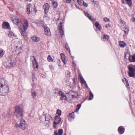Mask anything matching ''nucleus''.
Here are the masks:
<instances>
[{
  "label": "nucleus",
  "mask_w": 135,
  "mask_h": 135,
  "mask_svg": "<svg viewBox=\"0 0 135 135\" xmlns=\"http://www.w3.org/2000/svg\"><path fill=\"white\" fill-rule=\"evenodd\" d=\"M28 27V22L27 20L24 21L23 25V27L21 26L19 27L20 31L23 37L25 40H27V39L26 36L27 33L26 31L27 30Z\"/></svg>",
  "instance_id": "nucleus-1"
},
{
  "label": "nucleus",
  "mask_w": 135,
  "mask_h": 135,
  "mask_svg": "<svg viewBox=\"0 0 135 135\" xmlns=\"http://www.w3.org/2000/svg\"><path fill=\"white\" fill-rule=\"evenodd\" d=\"M23 109L20 106H18L16 107L15 114L18 118L21 119L23 115Z\"/></svg>",
  "instance_id": "nucleus-2"
},
{
  "label": "nucleus",
  "mask_w": 135,
  "mask_h": 135,
  "mask_svg": "<svg viewBox=\"0 0 135 135\" xmlns=\"http://www.w3.org/2000/svg\"><path fill=\"white\" fill-rule=\"evenodd\" d=\"M3 64L4 66L6 68L13 67L15 64L14 60L9 58L3 62Z\"/></svg>",
  "instance_id": "nucleus-3"
},
{
  "label": "nucleus",
  "mask_w": 135,
  "mask_h": 135,
  "mask_svg": "<svg viewBox=\"0 0 135 135\" xmlns=\"http://www.w3.org/2000/svg\"><path fill=\"white\" fill-rule=\"evenodd\" d=\"M129 71L128 72L129 76L130 77H134L135 75V66L132 65L128 66Z\"/></svg>",
  "instance_id": "nucleus-4"
},
{
  "label": "nucleus",
  "mask_w": 135,
  "mask_h": 135,
  "mask_svg": "<svg viewBox=\"0 0 135 135\" xmlns=\"http://www.w3.org/2000/svg\"><path fill=\"white\" fill-rule=\"evenodd\" d=\"M15 126L17 127H20L23 130L25 129L26 126V124L25 121L22 119L21 120V123L20 124H16Z\"/></svg>",
  "instance_id": "nucleus-5"
},
{
  "label": "nucleus",
  "mask_w": 135,
  "mask_h": 135,
  "mask_svg": "<svg viewBox=\"0 0 135 135\" xmlns=\"http://www.w3.org/2000/svg\"><path fill=\"white\" fill-rule=\"evenodd\" d=\"M61 121L60 117L57 115L55 117V120L54 122L53 127L55 128L57 127V125Z\"/></svg>",
  "instance_id": "nucleus-6"
},
{
  "label": "nucleus",
  "mask_w": 135,
  "mask_h": 135,
  "mask_svg": "<svg viewBox=\"0 0 135 135\" xmlns=\"http://www.w3.org/2000/svg\"><path fill=\"white\" fill-rule=\"evenodd\" d=\"M0 87L1 88L8 86L7 81L4 78L0 79Z\"/></svg>",
  "instance_id": "nucleus-7"
},
{
  "label": "nucleus",
  "mask_w": 135,
  "mask_h": 135,
  "mask_svg": "<svg viewBox=\"0 0 135 135\" xmlns=\"http://www.w3.org/2000/svg\"><path fill=\"white\" fill-rule=\"evenodd\" d=\"M31 58L32 60V63L33 68L34 69H37L38 68V64L37 62L36 58L34 56H32Z\"/></svg>",
  "instance_id": "nucleus-8"
},
{
  "label": "nucleus",
  "mask_w": 135,
  "mask_h": 135,
  "mask_svg": "<svg viewBox=\"0 0 135 135\" xmlns=\"http://www.w3.org/2000/svg\"><path fill=\"white\" fill-rule=\"evenodd\" d=\"M62 23L61 22L59 25L58 29L60 33L61 36L62 37L64 35V31L62 29Z\"/></svg>",
  "instance_id": "nucleus-9"
},
{
  "label": "nucleus",
  "mask_w": 135,
  "mask_h": 135,
  "mask_svg": "<svg viewBox=\"0 0 135 135\" xmlns=\"http://www.w3.org/2000/svg\"><path fill=\"white\" fill-rule=\"evenodd\" d=\"M22 45L20 44H18L15 47V52L18 53L20 52L22 50Z\"/></svg>",
  "instance_id": "nucleus-10"
},
{
  "label": "nucleus",
  "mask_w": 135,
  "mask_h": 135,
  "mask_svg": "<svg viewBox=\"0 0 135 135\" xmlns=\"http://www.w3.org/2000/svg\"><path fill=\"white\" fill-rule=\"evenodd\" d=\"M43 7L44 10V12L46 14H47L48 13L49 9V5L48 3H46L44 4Z\"/></svg>",
  "instance_id": "nucleus-11"
},
{
  "label": "nucleus",
  "mask_w": 135,
  "mask_h": 135,
  "mask_svg": "<svg viewBox=\"0 0 135 135\" xmlns=\"http://www.w3.org/2000/svg\"><path fill=\"white\" fill-rule=\"evenodd\" d=\"M58 94L60 96H61L60 99L61 100H67V98L66 95L62 92L60 91H59Z\"/></svg>",
  "instance_id": "nucleus-12"
},
{
  "label": "nucleus",
  "mask_w": 135,
  "mask_h": 135,
  "mask_svg": "<svg viewBox=\"0 0 135 135\" xmlns=\"http://www.w3.org/2000/svg\"><path fill=\"white\" fill-rule=\"evenodd\" d=\"M12 21L14 23L18 26L19 25V23L21 21V19L19 17H16L12 20Z\"/></svg>",
  "instance_id": "nucleus-13"
},
{
  "label": "nucleus",
  "mask_w": 135,
  "mask_h": 135,
  "mask_svg": "<svg viewBox=\"0 0 135 135\" xmlns=\"http://www.w3.org/2000/svg\"><path fill=\"white\" fill-rule=\"evenodd\" d=\"M44 28L45 34L47 36H50L51 35V33L49 28L47 26Z\"/></svg>",
  "instance_id": "nucleus-14"
},
{
  "label": "nucleus",
  "mask_w": 135,
  "mask_h": 135,
  "mask_svg": "<svg viewBox=\"0 0 135 135\" xmlns=\"http://www.w3.org/2000/svg\"><path fill=\"white\" fill-rule=\"evenodd\" d=\"M9 88L8 86H6L3 88L2 90V94L3 95H5L7 94L8 92Z\"/></svg>",
  "instance_id": "nucleus-15"
},
{
  "label": "nucleus",
  "mask_w": 135,
  "mask_h": 135,
  "mask_svg": "<svg viewBox=\"0 0 135 135\" xmlns=\"http://www.w3.org/2000/svg\"><path fill=\"white\" fill-rule=\"evenodd\" d=\"M2 27L3 29H8L9 27V25L7 22H3L2 24Z\"/></svg>",
  "instance_id": "nucleus-16"
},
{
  "label": "nucleus",
  "mask_w": 135,
  "mask_h": 135,
  "mask_svg": "<svg viewBox=\"0 0 135 135\" xmlns=\"http://www.w3.org/2000/svg\"><path fill=\"white\" fill-rule=\"evenodd\" d=\"M45 116L46 120L50 122L52 119V117L49 114H47Z\"/></svg>",
  "instance_id": "nucleus-17"
},
{
  "label": "nucleus",
  "mask_w": 135,
  "mask_h": 135,
  "mask_svg": "<svg viewBox=\"0 0 135 135\" xmlns=\"http://www.w3.org/2000/svg\"><path fill=\"white\" fill-rule=\"evenodd\" d=\"M84 13L86 17H88L92 21H95L94 19L91 16V15L89 13H87L86 12H84Z\"/></svg>",
  "instance_id": "nucleus-18"
},
{
  "label": "nucleus",
  "mask_w": 135,
  "mask_h": 135,
  "mask_svg": "<svg viewBox=\"0 0 135 135\" xmlns=\"http://www.w3.org/2000/svg\"><path fill=\"white\" fill-rule=\"evenodd\" d=\"M124 128L122 126H120L118 129V131L120 134H123L124 132Z\"/></svg>",
  "instance_id": "nucleus-19"
},
{
  "label": "nucleus",
  "mask_w": 135,
  "mask_h": 135,
  "mask_svg": "<svg viewBox=\"0 0 135 135\" xmlns=\"http://www.w3.org/2000/svg\"><path fill=\"white\" fill-rule=\"evenodd\" d=\"M123 30L126 34H128L129 31L128 26L127 25H125L123 28Z\"/></svg>",
  "instance_id": "nucleus-20"
},
{
  "label": "nucleus",
  "mask_w": 135,
  "mask_h": 135,
  "mask_svg": "<svg viewBox=\"0 0 135 135\" xmlns=\"http://www.w3.org/2000/svg\"><path fill=\"white\" fill-rule=\"evenodd\" d=\"M119 45L120 47L124 48L127 45V44L124 41H119Z\"/></svg>",
  "instance_id": "nucleus-21"
},
{
  "label": "nucleus",
  "mask_w": 135,
  "mask_h": 135,
  "mask_svg": "<svg viewBox=\"0 0 135 135\" xmlns=\"http://www.w3.org/2000/svg\"><path fill=\"white\" fill-rule=\"evenodd\" d=\"M78 2L79 5H81L82 3H83V6L85 7H87L88 6V4L85 2H84L83 0H78Z\"/></svg>",
  "instance_id": "nucleus-22"
},
{
  "label": "nucleus",
  "mask_w": 135,
  "mask_h": 135,
  "mask_svg": "<svg viewBox=\"0 0 135 135\" xmlns=\"http://www.w3.org/2000/svg\"><path fill=\"white\" fill-rule=\"evenodd\" d=\"M31 38L32 41H34L38 42L40 40V38L39 37L35 36H32Z\"/></svg>",
  "instance_id": "nucleus-23"
},
{
  "label": "nucleus",
  "mask_w": 135,
  "mask_h": 135,
  "mask_svg": "<svg viewBox=\"0 0 135 135\" xmlns=\"http://www.w3.org/2000/svg\"><path fill=\"white\" fill-rule=\"evenodd\" d=\"M132 59L131 58V56H129L128 60L130 62H135V55H133L132 56Z\"/></svg>",
  "instance_id": "nucleus-24"
},
{
  "label": "nucleus",
  "mask_w": 135,
  "mask_h": 135,
  "mask_svg": "<svg viewBox=\"0 0 135 135\" xmlns=\"http://www.w3.org/2000/svg\"><path fill=\"white\" fill-rule=\"evenodd\" d=\"M109 37V36L107 35H105L102 36L101 39L102 41H105L106 40H108Z\"/></svg>",
  "instance_id": "nucleus-25"
},
{
  "label": "nucleus",
  "mask_w": 135,
  "mask_h": 135,
  "mask_svg": "<svg viewBox=\"0 0 135 135\" xmlns=\"http://www.w3.org/2000/svg\"><path fill=\"white\" fill-rule=\"evenodd\" d=\"M39 22L40 26L43 27L44 28H45L47 26L45 24L44 22L43 21H41Z\"/></svg>",
  "instance_id": "nucleus-26"
},
{
  "label": "nucleus",
  "mask_w": 135,
  "mask_h": 135,
  "mask_svg": "<svg viewBox=\"0 0 135 135\" xmlns=\"http://www.w3.org/2000/svg\"><path fill=\"white\" fill-rule=\"evenodd\" d=\"M80 79L81 80V83L82 84H84L86 88L88 87L87 84L84 79L82 77H80Z\"/></svg>",
  "instance_id": "nucleus-27"
},
{
  "label": "nucleus",
  "mask_w": 135,
  "mask_h": 135,
  "mask_svg": "<svg viewBox=\"0 0 135 135\" xmlns=\"http://www.w3.org/2000/svg\"><path fill=\"white\" fill-rule=\"evenodd\" d=\"M95 25L96 27L100 31L101 30V26L100 25L98 22H96L95 24Z\"/></svg>",
  "instance_id": "nucleus-28"
},
{
  "label": "nucleus",
  "mask_w": 135,
  "mask_h": 135,
  "mask_svg": "<svg viewBox=\"0 0 135 135\" xmlns=\"http://www.w3.org/2000/svg\"><path fill=\"white\" fill-rule=\"evenodd\" d=\"M74 112H72L71 113L69 114L68 116V119H70V118H74L75 117V115H74Z\"/></svg>",
  "instance_id": "nucleus-29"
},
{
  "label": "nucleus",
  "mask_w": 135,
  "mask_h": 135,
  "mask_svg": "<svg viewBox=\"0 0 135 135\" xmlns=\"http://www.w3.org/2000/svg\"><path fill=\"white\" fill-rule=\"evenodd\" d=\"M128 55H129V56H131L130 52L129 50L128 49H126L125 51V57L126 56H127Z\"/></svg>",
  "instance_id": "nucleus-30"
},
{
  "label": "nucleus",
  "mask_w": 135,
  "mask_h": 135,
  "mask_svg": "<svg viewBox=\"0 0 135 135\" xmlns=\"http://www.w3.org/2000/svg\"><path fill=\"white\" fill-rule=\"evenodd\" d=\"M127 2V4L129 7H131L132 6V1L131 0H126Z\"/></svg>",
  "instance_id": "nucleus-31"
},
{
  "label": "nucleus",
  "mask_w": 135,
  "mask_h": 135,
  "mask_svg": "<svg viewBox=\"0 0 135 135\" xmlns=\"http://www.w3.org/2000/svg\"><path fill=\"white\" fill-rule=\"evenodd\" d=\"M40 120L42 121H44L45 120V116L44 114L42 115L40 118Z\"/></svg>",
  "instance_id": "nucleus-32"
},
{
  "label": "nucleus",
  "mask_w": 135,
  "mask_h": 135,
  "mask_svg": "<svg viewBox=\"0 0 135 135\" xmlns=\"http://www.w3.org/2000/svg\"><path fill=\"white\" fill-rule=\"evenodd\" d=\"M47 59H48V61H49V62L52 61V62H54L52 58V57H51V56L50 55H49L48 56Z\"/></svg>",
  "instance_id": "nucleus-33"
},
{
  "label": "nucleus",
  "mask_w": 135,
  "mask_h": 135,
  "mask_svg": "<svg viewBox=\"0 0 135 135\" xmlns=\"http://www.w3.org/2000/svg\"><path fill=\"white\" fill-rule=\"evenodd\" d=\"M36 95L37 94L35 91H34L32 92V95L33 98L35 99V98L36 97Z\"/></svg>",
  "instance_id": "nucleus-34"
},
{
  "label": "nucleus",
  "mask_w": 135,
  "mask_h": 135,
  "mask_svg": "<svg viewBox=\"0 0 135 135\" xmlns=\"http://www.w3.org/2000/svg\"><path fill=\"white\" fill-rule=\"evenodd\" d=\"M53 6L54 8H56L57 7V3L56 2H54L53 3Z\"/></svg>",
  "instance_id": "nucleus-35"
},
{
  "label": "nucleus",
  "mask_w": 135,
  "mask_h": 135,
  "mask_svg": "<svg viewBox=\"0 0 135 135\" xmlns=\"http://www.w3.org/2000/svg\"><path fill=\"white\" fill-rule=\"evenodd\" d=\"M90 95V98H89V100H92L93 98V95L91 91H90L89 92Z\"/></svg>",
  "instance_id": "nucleus-36"
},
{
  "label": "nucleus",
  "mask_w": 135,
  "mask_h": 135,
  "mask_svg": "<svg viewBox=\"0 0 135 135\" xmlns=\"http://www.w3.org/2000/svg\"><path fill=\"white\" fill-rule=\"evenodd\" d=\"M32 80L33 82L35 81L36 80V78L35 77V74H32Z\"/></svg>",
  "instance_id": "nucleus-37"
},
{
  "label": "nucleus",
  "mask_w": 135,
  "mask_h": 135,
  "mask_svg": "<svg viewBox=\"0 0 135 135\" xmlns=\"http://www.w3.org/2000/svg\"><path fill=\"white\" fill-rule=\"evenodd\" d=\"M63 133V130L61 129H60L58 130V133L59 135H61Z\"/></svg>",
  "instance_id": "nucleus-38"
},
{
  "label": "nucleus",
  "mask_w": 135,
  "mask_h": 135,
  "mask_svg": "<svg viewBox=\"0 0 135 135\" xmlns=\"http://www.w3.org/2000/svg\"><path fill=\"white\" fill-rule=\"evenodd\" d=\"M61 110L58 109L57 110L56 114H57L59 117L61 115Z\"/></svg>",
  "instance_id": "nucleus-39"
},
{
  "label": "nucleus",
  "mask_w": 135,
  "mask_h": 135,
  "mask_svg": "<svg viewBox=\"0 0 135 135\" xmlns=\"http://www.w3.org/2000/svg\"><path fill=\"white\" fill-rule=\"evenodd\" d=\"M104 20L105 22H109L110 21V20L108 18L106 17H105L104 19Z\"/></svg>",
  "instance_id": "nucleus-40"
},
{
  "label": "nucleus",
  "mask_w": 135,
  "mask_h": 135,
  "mask_svg": "<svg viewBox=\"0 0 135 135\" xmlns=\"http://www.w3.org/2000/svg\"><path fill=\"white\" fill-rule=\"evenodd\" d=\"M3 51L2 50H0V57L3 56Z\"/></svg>",
  "instance_id": "nucleus-41"
},
{
  "label": "nucleus",
  "mask_w": 135,
  "mask_h": 135,
  "mask_svg": "<svg viewBox=\"0 0 135 135\" xmlns=\"http://www.w3.org/2000/svg\"><path fill=\"white\" fill-rule=\"evenodd\" d=\"M81 106V104H79L77 105V108H78V110H79Z\"/></svg>",
  "instance_id": "nucleus-42"
},
{
  "label": "nucleus",
  "mask_w": 135,
  "mask_h": 135,
  "mask_svg": "<svg viewBox=\"0 0 135 135\" xmlns=\"http://www.w3.org/2000/svg\"><path fill=\"white\" fill-rule=\"evenodd\" d=\"M110 24H107L105 25V27L107 28L108 27H110Z\"/></svg>",
  "instance_id": "nucleus-43"
},
{
  "label": "nucleus",
  "mask_w": 135,
  "mask_h": 135,
  "mask_svg": "<svg viewBox=\"0 0 135 135\" xmlns=\"http://www.w3.org/2000/svg\"><path fill=\"white\" fill-rule=\"evenodd\" d=\"M30 8L29 7H27V13H30Z\"/></svg>",
  "instance_id": "nucleus-44"
},
{
  "label": "nucleus",
  "mask_w": 135,
  "mask_h": 135,
  "mask_svg": "<svg viewBox=\"0 0 135 135\" xmlns=\"http://www.w3.org/2000/svg\"><path fill=\"white\" fill-rule=\"evenodd\" d=\"M49 66V68H50V70H53L54 68L52 65H50Z\"/></svg>",
  "instance_id": "nucleus-45"
},
{
  "label": "nucleus",
  "mask_w": 135,
  "mask_h": 135,
  "mask_svg": "<svg viewBox=\"0 0 135 135\" xmlns=\"http://www.w3.org/2000/svg\"><path fill=\"white\" fill-rule=\"evenodd\" d=\"M65 47L67 50L69 49V48L68 47V45L67 44H65Z\"/></svg>",
  "instance_id": "nucleus-46"
},
{
  "label": "nucleus",
  "mask_w": 135,
  "mask_h": 135,
  "mask_svg": "<svg viewBox=\"0 0 135 135\" xmlns=\"http://www.w3.org/2000/svg\"><path fill=\"white\" fill-rule=\"evenodd\" d=\"M120 22L121 23H122L123 24H124L126 23V22L123 20L122 19L120 20Z\"/></svg>",
  "instance_id": "nucleus-47"
},
{
  "label": "nucleus",
  "mask_w": 135,
  "mask_h": 135,
  "mask_svg": "<svg viewBox=\"0 0 135 135\" xmlns=\"http://www.w3.org/2000/svg\"><path fill=\"white\" fill-rule=\"evenodd\" d=\"M61 58L65 57V55L61 53Z\"/></svg>",
  "instance_id": "nucleus-48"
},
{
  "label": "nucleus",
  "mask_w": 135,
  "mask_h": 135,
  "mask_svg": "<svg viewBox=\"0 0 135 135\" xmlns=\"http://www.w3.org/2000/svg\"><path fill=\"white\" fill-rule=\"evenodd\" d=\"M54 135H58L57 131H56L54 132Z\"/></svg>",
  "instance_id": "nucleus-49"
},
{
  "label": "nucleus",
  "mask_w": 135,
  "mask_h": 135,
  "mask_svg": "<svg viewBox=\"0 0 135 135\" xmlns=\"http://www.w3.org/2000/svg\"><path fill=\"white\" fill-rule=\"evenodd\" d=\"M126 84L127 85L129 86V84L128 82V80H127V79H126Z\"/></svg>",
  "instance_id": "nucleus-50"
},
{
  "label": "nucleus",
  "mask_w": 135,
  "mask_h": 135,
  "mask_svg": "<svg viewBox=\"0 0 135 135\" xmlns=\"http://www.w3.org/2000/svg\"><path fill=\"white\" fill-rule=\"evenodd\" d=\"M12 34H13V33H11V32H9L8 34V35L9 36H11L12 35Z\"/></svg>",
  "instance_id": "nucleus-51"
},
{
  "label": "nucleus",
  "mask_w": 135,
  "mask_h": 135,
  "mask_svg": "<svg viewBox=\"0 0 135 135\" xmlns=\"http://www.w3.org/2000/svg\"><path fill=\"white\" fill-rule=\"evenodd\" d=\"M65 57L61 58V59L62 60V61H65Z\"/></svg>",
  "instance_id": "nucleus-52"
},
{
  "label": "nucleus",
  "mask_w": 135,
  "mask_h": 135,
  "mask_svg": "<svg viewBox=\"0 0 135 135\" xmlns=\"http://www.w3.org/2000/svg\"><path fill=\"white\" fill-rule=\"evenodd\" d=\"M132 20L133 21H135V18L133 17L132 18Z\"/></svg>",
  "instance_id": "nucleus-53"
},
{
  "label": "nucleus",
  "mask_w": 135,
  "mask_h": 135,
  "mask_svg": "<svg viewBox=\"0 0 135 135\" xmlns=\"http://www.w3.org/2000/svg\"><path fill=\"white\" fill-rule=\"evenodd\" d=\"M122 3L123 4H124V0H122Z\"/></svg>",
  "instance_id": "nucleus-54"
},
{
  "label": "nucleus",
  "mask_w": 135,
  "mask_h": 135,
  "mask_svg": "<svg viewBox=\"0 0 135 135\" xmlns=\"http://www.w3.org/2000/svg\"><path fill=\"white\" fill-rule=\"evenodd\" d=\"M33 12H35V13H36V9L35 8H34V9H33Z\"/></svg>",
  "instance_id": "nucleus-55"
},
{
  "label": "nucleus",
  "mask_w": 135,
  "mask_h": 135,
  "mask_svg": "<svg viewBox=\"0 0 135 135\" xmlns=\"http://www.w3.org/2000/svg\"><path fill=\"white\" fill-rule=\"evenodd\" d=\"M63 62L64 64H66V62L65 60V61H63Z\"/></svg>",
  "instance_id": "nucleus-56"
},
{
  "label": "nucleus",
  "mask_w": 135,
  "mask_h": 135,
  "mask_svg": "<svg viewBox=\"0 0 135 135\" xmlns=\"http://www.w3.org/2000/svg\"><path fill=\"white\" fill-rule=\"evenodd\" d=\"M79 110H78V108H76V112H77L79 111Z\"/></svg>",
  "instance_id": "nucleus-57"
},
{
  "label": "nucleus",
  "mask_w": 135,
  "mask_h": 135,
  "mask_svg": "<svg viewBox=\"0 0 135 135\" xmlns=\"http://www.w3.org/2000/svg\"><path fill=\"white\" fill-rule=\"evenodd\" d=\"M73 65H74V62H73Z\"/></svg>",
  "instance_id": "nucleus-58"
},
{
  "label": "nucleus",
  "mask_w": 135,
  "mask_h": 135,
  "mask_svg": "<svg viewBox=\"0 0 135 135\" xmlns=\"http://www.w3.org/2000/svg\"><path fill=\"white\" fill-rule=\"evenodd\" d=\"M92 2H94V0H90Z\"/></svg>",
  "instance_id": "nucleus-59"
},
{
  "label": "nucleus",
  "mask_w": 135,
  "mask_h": 135,
  "mask_svg": "<svg viewBox=\"0 0 135 135\" xmlns=\"http://www.w3.org/2000/svg\"><path fill=\"white\" fill-rule=\"evenodd\" d=\"M26 0L28 1H31V0Z\"/></svg>",
  "instance_id": "nucleus-60"
},
{
  "label": "nucleus",
  "mask_w": 135,
  "mask_h": 135,
  "mask_svg": "<svg viewBox=\"0 0 135 135\" xmlns=\"http://www.w3.org/2000/svg\"><path fill=\"white\" fill-rule=\"evenodd\" d=\"M69 53L70 54V51L69 52Z\"/></svg>",
  "instance_id": "nucleus-61"
}]
</instances>
